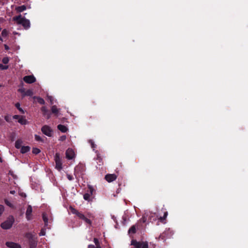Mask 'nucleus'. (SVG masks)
<instances>
[{"instance_id": "nucleus-6", "label": "nucleus", "mask_w": 248, "mask_h": 248, "mask_svg": "<svg viewBox=\"0 0 248 248\" xmlns=\"http://www.w3.org/2000/svg\"><path fill=\"white\" fill-rule=\"evenodd\" d=\"M41 130L42 132L48 137H51L53 134L52 129L48 125H44L42 127Z\"/></svg>"}, {"instance_id": "nucleus-9", "label": "nucleus", "mask_w": 248, "mask_h": 248, "mask_svg": "<svg viewBox=\"0 0 248 248\" xmlns=\"http://www.w3.org/2000/svg\"><path fill=\"white\" fill-rule=\"evenodd\" d=\"M117 178L115 174H107L105 175V179L108 183L115 181Z\"/></svg>"}, {"instance_id": "nucleus-12", "label": "nucleus", "mask_w": 248, "mask_h": 248, "mask_svg": "<svg viewBox=\"0 0 248 248\" xmlns=\"http://www.w3.org/2000/svg\"><path fill=\"white\" fill-rule=\"evenodd\" d=\"M6 246L10 248H21L20 245L17 243L11 242H7L6 243Z\"/></svg>"}, {"instance_id": "nucleus-44", "label": "nucleus", "mask_w": 248, "mask_h": 248, "mask_svg": "<svg viewBox=\"0 0 248 248\" xmlns=\"http://www.w3.org/2000/svg\"><path fill=\"white\" fill-rule=\"evenodd\" d=\"M45 235V232L44 230H41L40 232L39 233V235L40 236H43V235Z\"/></svg>"}, {"instance_id": "nucleus-22", "label": "nucleus", "mask_w": 248, "mask_h": 248, "mask_svg": "<svg viewBox=\"0 0 248 248\" xmlns=\"http://www.w3.org/2000/svg\"><path fill=\"white\" fill-rule=\"evenodd\" d=\"M51 111L53 113L57 115L59 113V109L57 108L56 106L54 105L51 107Z\"/></svg>"}, {"instance_id": "nucleus-20", "label": "nucleus", "mask_w": 248, "mask_h": 248, "mask_svg": "<svg viewBox=\"0 0 248 248\" xmlns=\"http://www.w3.org/2000/svg\"><path fill=\"white\" fill-rule=\"evenodd\" d=\"M25 237L29 240V241L36 238L34 235L30 232L26 233Z\"/></svg>"}, {"instance_id": "nucleus-30", "label": "nucleus", "mask_w": 248, "mask_h": 248, "mask_svg": "<svg viewBox=\"0 0 248 248\" xmlns=\"http://www.w3.org/2000/svg\"><path fill=\"white\" fill-rule=\"evenodd\" d=\"M40 152V150L38 148H33V149H32V153L34 154L37 155V154H39Z\"/></svg>"}, {"instance_id": "nucleus-2", "label": "nucleus", "mask_w": 248, "mask_h": 248, "mask_svg": "<svg viewBox=\"0 0 248 248\" xmlns=\"http://www.w3.org/2000/svg\"><path fill=\"white\" fill-rule=\"evenodd\" d=\"M13 20L18 25H21L26 30L30 28L31 24L30 20L23 17L21 15L14 16L13 18Z\"/></svg>"}, {"instance_id": "nucleus-36", "label": "nucleus", "mask_w": 248, "mask_h": 248, "mask_svg": "<svg viewBox=\"0 0 248 248\" xmlns=\"http://www.w3.org/2000/svg\"><path fill=\"white\" fill-rule=\"evenodd\" d=\"M4 119L6 120V121H7L8 122H10L11 121V118H10V116H9V115L5 116Z\"/></svg>"}, {"instance_id": "nucleus-38", "label": "nucleus", "mask_w": 248, "mask_h": 248, "mask_svg": "<svg viewBox=\"0 0 248 248\" xmlns=\"http://www.w3.org/2000/svg\"><path fill=\"white\" fill-rule=\"evenodd\" d=\"M35 139L36 141H38L42 140L41 138L39 136L37 135H35Z\"/></svg>"}, {"instance_id": "nucleus-49", "label": "nucleus", "mask_w": 248, "mask_h": 248, "mask_svg": "<svg viewBox=\"0 0 248 248\" xmlns=\"http://www.w3.org/2000/svg\"><path fill=\"white\" fill-rule=\"evenodd\" d=\"M94 248H101V246L94 247Z\"/></svg>"}, {"instance_id": "nucleus-14", "label": "nucleus", "mask_w": 248, "mask_h": 248, "mask_svg": "<svg viewBox=\"0 0 248 248\" xmlns=\"http://www.w3.org/2000/svg\"><path fill=\"white\" fill-rule=\"evenodd\" d=\"M168 216V212L166 211V209H164V215L163 217H160L159 218V220L162 223H166V219L167 218V217Z\"/></svg>"}, {"instance_id": "nucleus-4", "label": "nucleus", "mask_w": 248, "mask_h": 248, "mask_svg": "<svg viewBox=\"0 0 248 248\" xmlns=\"http://www.w3.org/2000/svg\"><path fill=\"white\" fill-rule=\"evenodd\" d=\"M14 221V217L13 216H10L6 220L1 224L0 226L3 229H9L12 227Z\"/></svg>"}, {"instance_id": "nucleus-43", "label": "nucleus", "mask_w": 248, "mask_h": 248, "mask_svg": "<svg viewBox=\"0 0 248 248\" xmlns=\"http://www.w3.org/2000/svg\"><path fill=\"white\" fill-rule=\"evenodd\" d=\"M67 178L70 181L73 180V176L70 174H67Z\"/></svg>"}, {"instance_id": "nucleus-46", "label": "nucleus", "mask_w": 248, "mask_h": 248, "mask_svg": "<svg viewBox=\"0 0 248 248\" xmlns=\"http://www.w3.org/2000/svg\"><path fill=\"white\" fill-rule=\"evenodd\" d=\"M141 219H142L143 222H145L146 221V218L145 217H142Z\"/></svg>"}, {"instance_id": "nucleus-29", "label": "nucleus", "mask_w": 248, "mask_h": 248, "mask_svg": "<svg viewBox=\"0 0 248 248\" xmlns=\"http://www.w3.org/2000/svg\"><path fill=\"white\" fill-rule=\"evenodd\" d=\"M37 101L39 104H42V105L44 104L45 103V100L41 97L37 98Z\"/></svg>"}, {"instance_id": "nucleus-23", "label": "nucleus", "mask_w": 248, "mask_h": 248, "mask_svg": "<svg viewBox=\"0 0 248 248\" xmlns=\"http://www.w3.org/2000/svg\"><path fill=\"white\" fill-rule=\"evenodd\" d=\"M22 143V141L21 140H17L16 141L15 143V147L17 149H19L21 148V145Z\"/></svg>"}, {"instance_id": "nucleus-8", "label": "nucleus", "mask_w": 248, "mask_h": 248, "mask_svg": "<svg viewBox=\"0 0 248 248\" xmlns=\"http://www.w3.org/2000/svg\"><path fill=\"white\" fill-rule=\"evenodd\" d=\"M66 157L68 159H72L75 157V153L73 149L68 148L66 151Z\"/></svg>"}, {"instance_id": "nucleus-1", "label": "nucleus", "mask_w": 248, "mask_h": 248, "mask_svg": "<svg viewBox=\"0 0 248 248\" xmlns=\"http://www.w3.org/2000/svg\"><path fill=\"white\" fill-rule=\"evenodd\" d=\"M69 209L72 214L76 215L79 219L84 221L86 224L89 226L92 225L93 221L95 219V216L92 213L86 212L85 214H83L71 206L69 207Z\"/></svg>"}, {"instance_id": "nucleus-15", "label": "nucleus", "mask_w": 248, "mask_h": 248, "mask_svg": "<svg viewBox=\"0 0 248 248\" xmlns=\"http://www.w3.org/2000/svg\"><path fill=\"white\" fill-rule=\"evenodd\" d=\"M57 127L60 131L63 133L66 132L68 130L67 127L66 126L62 124H59Z\"/></svg>"}, {"instance_id": "nucleus-17", "label": "nucleus", "mask_w": 248, "mask_h": 248, "mask_svg": "<svg viewBox=\"0 0 248 248\" xmlns=\"http://www.w3.org/2000/svg\"><path fill=\"white\" fill-rule=\"evenodd\" d=\"M27 7L25 5H22L20 6H18L16 8V10L17 13H21L25 10H26Z\"/></svg>"}, {"instance_id": "nucleus-48", "label": "nucleus", "mask_w": 248, "mask_h": 248, "mask_svg": "<svg viewBox=\"0 0 248 248\" xmlns=\"http://www.w3.org/2000/svg\"><path fill=\"white\" fill-rule=\"evenodd\" d=\"M5 48L6 49H8V47L6 45H5Z\"/></svg>"}, {"instance_id": "nucleus-40", "label": "nucleus", "mask_w": 248, "mask_h": 248, "mask_svg": "<svg viewBox=\"0 0 248 248\" xmlns=\"http://www.w3.org/2000/svg\"><path fill=\"white\" fill-rule=\"evenodd\" d=\"M66 136L64 135V136H62L60 137L59 140L61 141H64L66 140Z\"/></svg>"}, {"instance_id": "nucleus-13", "label": "nucleus", "mask_w": 248, "mask_h": 248, "mask_svg": "<svg viewBox=\"0 0 248 248\" xmlns=\"http://www.w3.org/2000/svg\"><path fill=\"white\" fill-rule=\"evenodd\" d=\"M96 159L98 161L97 163L99 166H101L103 164L102 157L98 153L97 151H96Z\"/></svg>"}, {"instance_id": "nucleus-39", "label": "nucleus", "mask_w": 248, "mask_h": 248, "mask_svg": "<svg viewBox=\"0 0 248 248\" xmlns=\"http://www.w3.org/2000/svg\"><path fill=\"white\" fill-rule=\"evenodd\" d=\"M8 68V66H4L3 64L0 63V69H6Z\"/></svg>"}, {"instance_id": "nucleus-50", "label": "nucleus", "mask_w": 248, "mask_h": 248, "mask_svg": "<svg viewBox=\"0 0 248 248\" xmlns=\"http://www.w3.org/2000/svg\"><path fill=\"white\" fill-rule=\"evenodd\" d=\"M0 161L1 162L2 161V159L1 158V157H0Z\"/></svg>"}, {"instance_id": "nucleus-3", "label": "nucleus", "mask_w": 248, "mask_h": 248, "mask_svg": "<svg viewBox=\"0 0 248 248\" xmlns=\"http://www.w3.org/2000/svg\"><path fill=\"white\" fill-rule=\"evenodd\" d=\"M131 245L133 246L132 248H149L148 243L146 241H137L133 239L131 242Z\"/></svg>"}, {"instance_id": "nucleus-26", "label": "nucleus", "mask_w": 248, "mask_h": 248, "mask_svg": "<svg viewBox=\"0 0 248 248\" xmlns=\"http://www.w3.org/2000/svg\"><path fill=\"white\" fill-rule=\"evenodd\" d=\"M43 219L46 225H47L48 222V218L46 214L45 213H43L42 215Z\"/></svg>"}, {"instance_id": "nucleus-41", "label": "nucleus", "mask_w": 248, "mask_h": 248, "mask_svg": "<svg viewBox=\"0 0 248 248\" xmlns=\"http://www.w3.org/2000/svg\"><path fill=\"white\" fill-rule=\"evenodd\" d=\"M22 116H20V115H15L14 116H13V119H17L18 120L19 119H20V118Z\"/></svg>"}, {"instance_id": "nucleus-25", "label": "nucleus", "mask_w": 248, "mask_h": 248, "mask_svg": "<svg viewBox=\"0 0 248 248\" xmlns=\"http://www.w3.org/2000/svg\"><path fill=\"white\" fill-rule=\"evenodd\" d=\"M33 95V92L31 90H28L25 91V93L23 94V96H32Z\"/></svg>"}, {"instance_id": "nucleus-35", "label": "nucleus", "mask_w": 248, "mask_h": 248, "mask_svg": "<svg viewBox=\"0 0 248 248\" xmlns=\"http://www.w3.org/2000/svg\"><path fill=\"white\" fill-rule=\"evenodd\" d=\"M4 211V206L2 205H0V216L2 215L3 212Z\"/></svg>"}, {"instance_id": "nucleus-27", "label": "nucleus", "mask_w": 248, "mask_h": 248, "mask_svg": "<svg viewBox=\"0 0 248 248\" xmlns=\"http://www.w3.org/2000/svg\"><path fill=\"white\" fill-rule=\"evenodd\" d=\"M20 104L19 103H16V104H15V106L16 107V108L19 110V111L22 114H24V110H23V109L22 108H20Z\"/></svg>"}, {"instance_id": "nucleus-47", "label": "nucleus", "mask_w": 248, "mask_h": 248, "mask_svg": "<svg viewBox=\"0 0 248 248\" xmlns=\"http://www.w3.org/2000/svg\"><path fill=\"white\" fill-rule=\"evenodd\" d=\"M10 193L12 194H14L15 193V191H14V190L10 191Z\"/></svg>"}, {"instance_id": "nucleus-18", "label": "nucleus", "mask_w": 248, "mask_h": 248, "mask_svg": "<svg viewBox=\"0 0 248 248\" xmlns=\"http://www.w3.org/2000/svg\"><path fill=\"white\" fill-rule=\"evenodd\" d=\"M30 150V147L28 146H22L20 150V152L22 154H25L29 152Z\"/></svg>"}, {"instance_id": "nucleus-5", "label": "nucleus", "mask_w": 248, "mask_h": 248, "mask_svg": "<svg viewBox=\"0 0 248 248\" xmlns=\"http://www.w3.org/2000/svg\"><path fill=\"white\" fill-rule=\"evenodd\" d=\"M54 160L56 164L55 168L58 170H61L62 168V159L60 157L59 153H56L55 154L54 156Z\"/></svg>"}, {"instance_id": "nucleus-37", "label": "nucleus", "mask_w": 248, "mask_h": 248, "mask_svg": "<svg viewBox=\"0 0 248 248\" xmlns=\"http://www.w3.org/2000/svg\"><path fill=\"white\" fill-rule=\"evenodd\" d=\"M4 202H5V203L8 206H10V207H12V203L9 202L7 199H5L4 200Z\"/></svg>"}, {"instance_id": "nucleus-19", "label": "nucleus", "mask_w": 248, "mask_h": 248, "mask_svg": "<svg viewBox=\"0 0 248 248\" xmlns=\"http://www.w3.org/2000/svg\"><path fill=\"white\" fill-rule=\"evenodd\" d=\"M136 232V225L132 226L128 230V233L134 234Z\"/></svg>"}, {"instance_id": "nucleus-7", "label": "nucleus", "mask_w": 248, "mask_h": 248, "mask_svg": "<svg viewBox=\"0 0 248 248\" xmlns=\"http://www.w3.org/2000/svg\"><path fill=\"white\" fill-rule=\"evenodd\" d=\"M23 80L27 83L31 84L36 81V78L33 75L26 76L23 78Z\"/></svg>"}, {"instance_id": "nucleus-51", "label": "nucleus", "mask_w": 248, "mask_h": 248, "mask_svg": "<svg viewBox=\"0 0 248 248\" xmlns=\"http://www.w3.org/2000/svg\"><path fill=\"white\" fill-rule=\"evenodd\" d=\"M0 41H2V39L0 37Z\"/></svg>"}, {"instance_id": "nucleus-10", "label": "nucleus", "mask_w": 248, "mask_h": 248, "mask_svg": "<svg viewBox=\"0 0 248 248\" xmlns=\"http://www.w3.org/2000/svg\"><path fill=\"white\" fill-rule=\"evenodd\" d=\"M32 207L31 205H29L26 212V217L28 220H30L32 219Z\"/></svg>"}, {"instance_id": "nucleus-32", "label": "nucleus", "mask_w": 248, "mask_h": 248, "mask_svg": "<svg viewBox=\"0 0 248 248\" xmlns=\"http://www.w3.org/2000/svg\"><path fill=\"white\" fill-rule=\"evenodd\" d=\"M88 188H89V193L91 194L92 195L93 194V193L94 191L93 188L91 186H89L88 187Z\"/></svg>"}, {"instance_id": "nucleus-45", "label": "nucleus", "mask_w": 248, "mask_h": 248, "mask_svg": "<svg viewBox=\"0 0 248 248\" xmlns=\"http://www.w3.org/2000/svg\"><path fill=\"white\" fill-rule=\"evenodd\" d=\"M88 248H94V246L93 245H89Z\"/></svg>"}, {"instance_id": "nucleus-21", "label": "nucleus", "mask_w": 248, "mask_h": 248, "mask_svg": "<svg viewBox=\"0 0 248 248\" xmlns=\"http://www.w3.org/2000/svg\"><path fill=\"white\" fill-rule=\"evenodd\" d=\"M18 122L21 124H26L27 123V121L25 117L22 116L20 119H18Z\"/></svg>"}, {"instance_id": "nucleus-33", "label": "nucleus", "mask_w": 248, "mask_h": 248, "mask_svg": "<svg viewBox=\"0 0 248 248\" xmlns=\"http://www.w3.org/2000/svg\"><path fill=\"white\" fill-rule=\"evenodd\" d=\"M9 59L8 57H4L2 59V62L4 64H7L9 62Z\"/></svg>"}, {"instance_id": "nucleus-24", "label": "nucleus", "mask_w": 248, "mask_h": 248, "mask_svg": "<svg viewBox=\"0 0 248 248\" xmlns=\"http://www.w3.org/2000/svg\"><path fill=\"white\" fill-rule=\"evenodd\" d=\"M92 196V195L89 193H85L84 195H83V198H84V199L85 200H86V201H91V196Z\"/></svg>"}, {"instance_id": "nucleus-11", "label": "nucleus", "mask_w": 248, "mask_h": 248, "mask_svg": "<svg viewBox=\"0 0 248 248\" xmlns=\"http://www.w3.org/2000/svg\"><path fill=\"white\" fill-rule=\"evenodd\" d=\"M41 110L43 112L44 116H46V118L47 119H48L50 118V114L48 112L46 107H45V106L42 107L41 108Z\"/></svg>"}, {"instance_id": "nucleus-42", "label": "nucleus", "mask_w": 248, "mask_h": 248, "mask_svg": "<svg viewBox=\"0 0 248 248\" xmlns=\"http://www.w3.org/2000/svg\"><path fill=\"white\" fill-rule=\"evenodd\" d=\"M18 91L19 92H20L23 95V94L25 92V89L24 88L19 89H18Z\"/></svg>"}, {"instance_id": "nucleus-31", "label": "nucleus", "mask_w": 248, "mask_h": 248, "mask_svg": "<svg viewBox=\"0 0 248 248\" xmlns=\"http://www.w3.org/2000/svg\"><path fill=\"white\" fill-rule=\"evenodd\" d=\"M93 242L95 243L96 247L100 246L99 240L96 238H94Z\"/></svg>"}, {"instance_id": "nucleus-34", "label": "nucleus", "mask_w": 248, "mask_h": 248, "mask_svg": "<svg viewBox=\"0 0 248 248\" xmlns=\"http://www.w3.org/2000/svg\"><path fill=\"white\" fill-rule=\"evenodd\" d=\"M89 142L90 143V144L91 145L92 148L93 150H94V148L96 147V145L94 144V142L93 140H90L89 141Z\"/></svg>"}, {"instance_id": "nucleus-16", "label": "nucleus", "mask_w": 248, "mask_h": 248, "mask_svg": "<svg viewBox=\"0 0 248 248\" xmlns=\"http://www.w3.org/2000/svg\"><path fill=\"white\" fill-rule=\"evenodd\" d=\"M29 243L30 248H35L37 244L36 238L34 239H32V240H30L29 241Z\"/></svg>"}, {"instance_id": "nucleus-28", "label": "nucleus", "mask_w": 248, "mask_h": 248, "mask_svg": "<svg viewBox=\"0 0 248 248\" xmlns=\"http://www.w3.org/2000/svg\"><path fill=\"white\" fill-rule=\"evenodd\" d=\"M8 34V32L6 29H4L1 32V35L3 37H6Z\"/></svg>"}]
</instances>
